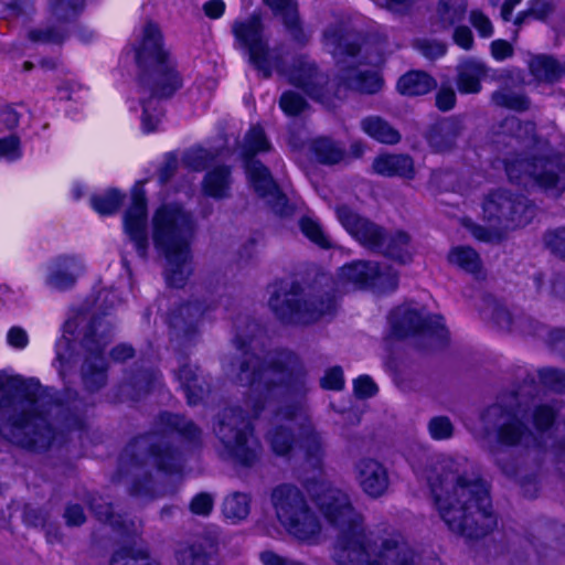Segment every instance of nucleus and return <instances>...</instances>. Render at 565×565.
<instances>
[{"mask_svg":"<svg viewBox=\"0 0 565 565\" xmlns=\"http://www.w3.org/2000/svg\"><path fill=\"white\" fill-rule=\"evenodd\" d=\"M417 472L427 480L435 507L452 532L478 539L497 526L488 487L466 458L440 456Z\"/></svg>","mask_w":565,"mask_h":565,"instance_id":"nucleus-1","label":"nucleus"},{"mask_svg":"<svg viewBox=\"0 0 565 565\" xmlns=\"http://www.w3.org/2000/svg\"><path fill=\"white\" fill-rule=\"evenodd\" d=\"M308 491L326 521L340 532L334 547L340 565H416L409 546L397 537L384 539L374 548L365 544L362 518L347 493L327 481L313 483Z\"/></svg>","mask_w":565,"mask_h":565,"instance_id":"nucleus-2","label":"nucleus"},{"mask_svg":"<svg viewBox=\"0 0 565 565\" xmlns=\"http://www.w3.org/2000/svg\"><path fill=\"white\" fill-rule=\"evenodd\" d=\"M193 233L191 215L177 204H162L151 217L154 248L166 259L168 285L182 287L192 273L190 241Z\"/></svg>","mask_w":565,"mask_h":565,"instance_id":"nucleus-3","label":"nucleus"},{"mask_svg":"<svg viewBox=\"0 0 565 565\" xmlns=\"http://www.w3.org/2000/svg\"><path fill=\"white\" fill-rule=\"evenodd\" d=\"M244 355L237 377L243 385L250 386L248 404L257 415L264 403L289 393L296 361L285 355L284 361L260 366L256 356L247 352Z\"/></svg>","mask_w":565,"mask_h":565,"instance_id":"nucleus-4","label":"nucleus"},{"mask_svg":"<svg viewBox=\"0 0 565 565\" xmlns=\"http://www.w3.org/2000/svg\"><path fill=\"white\" fill-rule=\"evenodd\" d=\"M483 216L489 227L473 225L472 235L484 242L500 239L505 233L526 226L535 216V207L523 196L498 190L483 202Z\"/></svg>","mask_w":565,"mask_h":565,"instance_id":"nucleus-5","label":"nucleus"},{"mask_svg":"<svg viewBox=\"0 0 565 565\" xmlns=\"http://www.w3.org/2000/svg\"><path fill=\"white\" fill-rule=\"evenodd\" d=\"M323 45L339 63V95L341 89H353L361 93H377L383 81L374 70L361 68L356 61L359 49L350 41V35L344 32L342 25L334 24L326 29Z\"/></svg>","mask_w":565,"mask_h":565,"instance_id":"nucleus-6","label":"nucleus"},{"mask_svg":"<svg viewBox=\"0 0 565 565\" xmlns=\"http://www.w3.org/2000/svg\"><path fill=\"white\" fill-rule=\"evenodd\" d=\"M274 427L267 434V440L276 455H287L294 445V438L290 434V427L279 424L282 420L297 426L299 430V447L309 465L317 467L320 465L323 456L322 439L319 433L315 430L308 422V414L303 403L287 405L281 408L275 418Z\"/></svg>","mask_w":565,"mask_h":565,"instance_id":"nucleus-7","label":"nucleus"},{"mask_svg":"<svg viewBox=\"0 0 565 565\" xmlns=\"http://www.w3.org/2000/svg\"><path fill=\"white\" fill-rule=\"evenodd\" d=\"M40 399H31L8 404L0 412V434L11 441L29 449H40L49 446L51 429L42 416L30 417L29 412L38 411Z\"/></svg>","mask_w":565,"mask_h":565,"instance_id":"nucleus-8","label":"nucleus"},{"mask_svg":"<svg viewBox=\"0 0 565 565\" xmlns=\"http://www.w3.org/2000/svg\"><path fill=\"white\" fill-rule=\"evenodd\" d=\"M270 502L278 522L290 535L303 542L316 541L321 524L296 487L280 484L274 488Z\"/></svg>","mask_w":565,"mask_h":565,"instance_id":"nucleus-9","label":"nucleus"},{"mask_svg":"<svg viewBox=\"0 0 565 565\" xmlns=\"http://www.w3.org/2000/svg\"><path fill=\"white\" fill-rule=\"evenodd\" d=\"M227 455L244 467H252L262 456V446L254 437L249 423L236 408H228L221 415L214 428Z\"/></svg>","mask_w":565,"mask_h":565,"instance_id":"nucleus-10","label":"nucleus"},{"mask_svg":"<svg viewBox=\"0 0 565 565\" xmlns=\"http://www.w3.org/2000/svg\"><path fill=\"white\" fill-rule=\"evenodd\" d=\"M232 32L236 44L246 51L249 62L265 77L279 68V60L268 46L260 14L253 13L245 19L235 20Z\"/></svg>","mask_w":565,"mask_h":565,"instance_id":"nucleus-11","label":"nucleus"},{"mask_svg":"<svg viewBox=\"0 0 565 565\" xmlns=\"http://www.w3.org/2000/svg\"><path fill=\"white\" fill-rule=\"evenodd\" d=\"M505 171L510 181L525 186L534 183L546 190H565V167L558 158L534 156L530 160L508 159Z\"/></svg>","mask_w":565,"mask_h":565,"instance_id":"nucleus-12","label":"nucleus"},{"mask_svg":"<svg viewBox=\"0 0 565 565\" xmlns=\"http://www.w3.org/2000/svg\"><path fill=\"white\" fill-rule=\"evenodd\" d=\"M269 307L284 323L306 326L331 313L334 301L303 297L296 292H284L274 295L269 299Z\"/></svg>","mask_w":565,"mask_h":565,"instance_id":"nucleus-13","label":"nucleus"},{"mask_svg":"<svg viewBox=\"0 0 565 565\" xmlns=\"http://www.w3.org/2000/svg\"><path fill=\"white\" fill-rule=\"evenodd\" d=\"M397 281L398 275L393 268L373 262H354L342 266L338 273V286L343 291L355 287L388 291L396 288Z\"/></svg>","mask_w":565,"mask_h":565,"instance_id":"nucleus-14","label":"nucleus"},{"mask_svg":"<svg viewBox=\"0 0 565 565\" xmlns=\"http://www.w3.org/2000/svg\"><path fill=\"white\" fill-rule=\"evenodd\" d=\"M110 339L111 323L104 319L93 321L84 340L88 355L83 365V380L89 390H97L106 382V363L102 352Z\"/></svg>","mask_w":565,"mask_h":565,"instance_id":"nucleus-15","label":"nucleus"},{"mask_svg":"<svg viewBox=\"0 0 565 565\" xmlns=\"http://www.w3.org/2000/svg\"><path fill=\"white\" fill-rule=\"evenodd\" d=\"M124 232L134 244L137 254L146 258L149 248L147 231V200L141 188L131 192L130 205L122 216Z\"/></svg>","mask_w":565,"mask_h":565,"instance_id":"nucleus-16","label":"nucleus"},{"mask_svg":"<svg viewBox=\"0 0 565 565\" xmlns=\"http://www.w3.org/2000/svg\"><path fill=\"white\" fill-rule=\"evenodd\" d=\"M134 51L137 64L143 68H153L169 61L161 30L152 21H146L137 31Z\"/></svg>","mask_w":565,"mask_h":565,"instance_id":"nucleus-17","label":"nucleus"},{"mask_svg":"<svg viewBox=\"0 0 565 565\" xmlns=\"http://www.w3.org/2000/svg\"><path fill=\"white\" fill-rule=\"evenodd\" d=\"M84 259L75 254H62L50 259L43 267L44 282L57 290H65L75 285L85 273Z\"/></svg>","mask_w":565,"mask_h":565,"instance_id":"nucleus-18","label":"nucleus"},{"mask_svg":"<svg viewBox=\"0 0 565 565\" xmlns=\"http://www.w3.org/2000/svg\"><path fill=\"white\" fill-rule=\"evenodd\" d=\"M520 411L512 406L493 405L483 416L484 423L498 424L499 441L505 445H514L527 440L530 433L519 419Z\"/></svg>","mask_w":565,"mask_h":565,"instance_id":"nucleus-19","label":"nucleus"},{"mask_svg":"<svg viewBox=\"0 0 565 565\" xmlns=\"http://www.w3.org/2000/svg\"><path fill=\"white\" fill-rule=\"evenodd\" d=\"M393 332L396 337L403 338L427 328L433 331L444 328L443 318L435 316L428 321L419 308L404 305L396 308L390 317Z\"/></svg>","mask_w":565,"mask_h":565,"instance_id":"nucleus-20","label":"nucleus"},{"mask_svg":"<svg viewBox=\"0 0 565 565\" xmlns=\"http://www.w3.org/2000/svg\"><path fill=\"white\" fill-rule=\"evenodd\" d=\"M335 214L342 226L366 247L379 246L381 228L367 220L361 217L349 206L340 205Z\"/></svg>","mask_w":565,"mask_h":565,"instance_id":"nucleus-21","label":"nucleus"},{"mask_svg":"<svg viewBox=\"0 0 565 565\" xmlns=\"http://www.w3.org/2000/svg\"><path fill=\"white\" fill-rule=\"evenodd\" d=\"M246 173L250 185L258 195L266 198L267 201L274 205L276 212L284 214L285 211L282 206L285 205L286 199L274 182L268 169L259 161H250L246 164Z\"/></svg>","mask_w":565,"mask_h":565,"instance_id":"nucleus-22","label":"nucleus"},{"mask_svg":"<svg viewBox=\"0 0 565 565\" xmlns=\"http://www.w3.org/2000/svg\"><path fill=\"white\" fill-rule=\"evenodd\" d=\"M355 478L362 490L377 498L388 488V475L385 467L373 459H363L355 467Z\"/></svg>","mask_w":565,"mask_h":565,"instance_id":"nucleus-23","label":"nucleus"},{"mask_svg":"<svg viewBox=\"0 0 565 565\" xmlns=\"http://www.w3.org/2000/svg\"><path fill=\"white\" fill-rule=\"evenodd\" d=\"M372 171L382 177H399L408 180L415 175L413 159L406 154H380L372 163Z\"/></svg>","mask_w":565,"mask_h":565,"instance_id":"nucleus-24","label":"nucleus"},{"mask_svg":"<svg viewBox=\"0 0 565 565\" xmlns=\"http://www.w3.org/2000/svg\"><path fill=\"white\" fill-rule=\"evenodd\" d=\"M288 78L291 84L303 88L309 96L324 103L321 86L326 83V78L316 71L313 64L301 61L299 66L290 72Z\"/></svg>","mask_w":565,"mask_h":565,"instance_id":"nucleus-25","label":"nucleus"},{"mask_svg":"<svg viewBox=\"0 0 565 565\" xmlns=\"http://www.w3.org/2000/svg\"><path fill=\"white\" fill-rule=\"evenodd\" d=\"M385 254L387 257L405 264L412 259L411 237L403 231H396L387 236L381 232L379 246L371 247Z\"/></svg>","mask_w":565,"mask_h":565,"instance_id":"nucleus-26","label":"nucleus"},{"mask_svg":"<svg viewBox=\"0 0 565 565\" xmlns=\"http://www.w3.org/2000/svg\"><path fill=\"white\" fill-rule=\"evenodd\" d=\"M494 322L499 328L510 331H519L527 335L541 337L544 327L530 317H512L511 312L504 308H498L493 315Z\"/></svg>","mask_w":565,"mask_h":565,"instance_id":"nucleus-27","label":"nucleus"},{"mask_svg":"<svg viewBox=\"0 0 565 565\" xmlns=\"http://www.w3.org/2000/svg\"><path fill=\"white\" fill-rule=\"evenodd\" d=\"M151 70L153 72L154 86L150 88V92L156 97H170L182 86L179 74L169 61Z\"/></svg>","mask_w":565,"mask_h":565,"instance_id":"nucleus-28","label":"nucleus"},{"mask_svg":"<svg viewBox=\"0 0 565 565\" xmlns=\"http://www.w3.org/2000/svg\"><path fill=\"white\" fill-rule=\"evenodd\" d=\"M263 2L275 14L281 15L285 26L296 40L303 38L298 4L295 0H263Z\"/></svg>","mask_w":565,"mask_h":565,"instance_id":"nucleus-29","label":"nucleus"},{"mask_svg":"<svg viewBox=\"0 0 565 565\" xmlns=\"http://www.w3.org/2000/svg\"><path fill=\"white\" fill-rule=\"evenodd\" d=\"M486 75L483 63L468 60L459 67L458 88L461 93L475 94L481 88L480 81Z\"/></svg>","mask_w":565,"mask_h":565,"instance_id":"nucleus-30","label":"nucleus"},{"mask_svg":"<svg viewBox=\"0 0 565 565\" xmlns=\"http://www.w3.org/2000/svg\"><path fill=\"white\" fill-rule=\"evenodd\" d=\"M458 135L459 129L456 122L443 120L430 128L427 140L435 151L443 152L455 145Z\"/></svg>","mask_w":565,"mask_h":565,"instance_id":"nucleus-31","label":"nucleus"},{"mask_svg":"<svg viewBox=\"0 0 565 565\" xmlns=\"http://www.w3.org/2000/svg\"><path fill=\"white\" fill-rule=\"evenodd\" d=\"M435 87V81L424 72H409L397 82V89L407 96H418L430 92Z\"/></svg>","mask_w":565,"mask_h":565,"instance_id":"nucleus-32","label":"nucleus"},{"mask_svg":"<svg viewBox=\"0 0 565 565\" xmlns=\"http://www.w3.org/2000/svg\"><path fill=\"white\" fill-rule=\"evenodd\" d=\"M363 131L382 143H397L401 139L399 132L387 121L380 117H367L362 120Z\"/></svg>","mask_w":565,"mask_h":565,"instance_id":"nucleus-33","label":"nucleus"},{"mask_svg":"<svg viewBox=\"0 0 565 565\" xmlns=\"http://www.w3.org/2000/svg\"><path fill=\"white\" fill-rule=\"evenodd\" d=\"M230 185V170L226 167H217L206 174L203 189L210 196L224 198L227 195Z\"/></svg>","mask_w":565,"mask_h":565,"instance_id":"nucleus-34","label":"nucleus"},{"mask_svg":"<svg viewBox=\"0 0 565 565\" xmlns=\"http://www.w3.org/2000/svg\"><path fill=\"white\" fill-rule=\"evenodd\" d=\"M467 0H441L437 14L443 28L448 29L463 20L467 12Z\"/></svg>","mask_w":565,"mask_h":565,"instance_id":"nucleus-35","label":"nucleus"},{"mask_svg":"<svg viewBox=\"0 0 565 565\" xmlns=\"http://www.w3.org/2000/svg\"><path fill=\"white\" fill-rule=\"evenodd\" d=\"M531 74L541 82H552L556 79L561 72V65L550 56L539 55L529 62Z\"/></svg>","mask_w":565,"mask_h":565,"instance_id":"nucleus-36","label":"nucleus"},{"mask_svg":"<svg viewBox=\"0 0 565 565\" xmlns=\"http://www.w3.org/2000/svg\"><path fill=\"white\" fill-rule=\"evenodd\" d=\"M84 3L85 0H50L51 20L66 23L79 14Z\"/></svg>","mask_w":565,"mask_h":565,"instance_id":"nucleus-37","label":"nucleus"},{"mask_svg":"<svg viewBox=\"0 0 565 565\" xmlns=\"http://www.w3.org/2000/svg\"><path fill=\"white\" fill-rule=\"evenodd\" d=\"M250 499L245 493H233L223 502V514L232 522L244 520L249 514Z\"/></svg>","mask_w":565,"mask_h":565,"instance_id":"nucleus-38","label":"nucleus"},{"mask_svg":"<svg viewBox=\"0 0 565 565\" xmlns=\"http://www.w3.org/2000/svg\"><path fill=\"white\" fill-rule=\"evenodd\" d=\"M447 258L449 264L467 273H476L480 269L479 255L470 247L456 246L450 249Z\"/></svg>","mask_w":565,"mask_h":565,"instance_id":"nucleus-39","label":"nucleus"},{"mask_svg":"<svg viewBox=\"0 0 565 565\" xmlns=\"http://www.w3.org/2000/svg\"><path fill=\"white\" fill-rule=\"evenodd\" d=\"M312 150L317 159L322 163H338L343 158V149L337 146L332 140L319 138L312 142Z\"/></svg>","mask_w":565,"mask_h":565,"instance_id":"nucleus-40","label":"nucleus"},{"mask_svg":"<svg viewBox=\"0 0 565 565\" xmlns=\"http://www.w3.org/2000/svg\"><path fill=\"white\" fill-rule=\"evenodd\" d=\"M142 465L157 466L159 470L172 472L179 470V458L168 447L157 448L151 450Z\"/></svg>","mask_w":565,"mask_h":565,"instance_id":"nucleus-41","label":"nucleus"},{"mask_svg":"<svg viewBox=\"0 0 565 565\" xmlns=\"http://www.w3.org/2000/svg\"><path fill=\"white\" fill-rule=\"evenodd\" d=\"M179 381L186 394L189 404H196L201 399L203 388L196 384L198 375L192 366H183L178 374Z\"/></svg>","mask_w":565,"mask_h":565,"instance_id":"nucleus-42","label":"nucleus"},{"mask_svg":"<svg viewBox=\"0 0 565 565\" xmlns=\"http://www.w3.org/2000/svg\"><path fill=\"white\" fill-rule=\"evenodd\" d=\"M299 226L303 235L321 248H331L333 243L324 233L318 221L311 217H303L299 222Z\"/></svg>","mask_w":565,"mask_h":565,"instance_id":"nucleus-43","label":"nucleus"},{"mask_svg":"<svg viewBox=\"0 0 565 565\" xmlns=\"http://www.w3.org/2000/svg\"><path fill=\"white\" fill-rule=\"evenodd\" d=\"M175 557L179 565H207V555L201 543L181 545Z\"/></svg>","mask_w":565,"mask_h":565,"instance_id":"nucleus-44","label":"nucleus"},{"mask_svg":"<svg viewBox=\"0 0 565 565\" xmlns=\"http://www.w3.org/2000/svg\"><path fill=\"white\" fill-rule=\"evenodd\" d=\"M270 146L265 137L263 129L258 126L252 127L246 134L242 147V154L244 157H252L258 152L269 150Z\"/></svg>","mask_w":565,"mask_h":565,"instance_id":"nucleus-45","label":"nucleus"},{"mask_svg":"<svg viewBox=\"0 0 565 565\" xmlns=\"http://www.w3.org/2000/svg\"><path fill=\"white\" fill-rule=\"evenodd\" d=\"M121 203V195L110 190L104 194L94 195L90 199L92 207L100 215H109L117 211Z\"/></svg>","mask_w":565,"mask_h":565,"instance_id":"nucleus-46","label":"nucleus"},{"mask_svg":"<svg viewBox=\"0 0 565 565\" xmlns=\"http://www.w3.org/2000/svg\"><path fill=\"white\" fill-rule=\"evenodd\" d=\"M492 100L495 105L522 110L527 107V100L524 96L514 94L507 88H502L493 93Z\"/></svg>","mask_w":565,"mask_h":565,"instance_id":"nucleus-47","label":"nucleus"},{"mask_svg":"<svg viewBox=\"0 0 565 565\" xmlns=\"http://www.w3.org/2000/svg\"><path fill=\"white\" fill-rule=\"evenodd\" d=\"M430 437L435 440L449 439L454 435V425L446 416L433 417L427 425Z\"/></svg>","mask_w":565,"mask_h":565,"instance_id":"nucleus-48","label":"nucleus"},{"mask_svg":"<svg viewBox=\"0 0 565 565\" xmlns=\"http://www.w3.org/2000/svg\"><path fill=\"white\" fill-rule=\"evenodd\" d=\"M142 116H141V128L145 132L149 134L157 129L161 113L152 105V100L142 99Z\"/></svg>","mask_w":565,"mask_h":565,"instance_id":"nucleus-49","label":"nucleus"},{"mask_svg":"<svg viewBox=\"0 0 565 565\" xmlns=\"http://www.w3.org/2000/svg\"><path fill=\"white\" fill-rule=\"evenodd\" d=\"M214 507V497L207 492L195 494L190 501L189 509L192 514L207 516Z\"/></svg>","mask_w":565,"mask_h":565,"instance_id":"nucleus-50","label":"nucleus"},{"mask_svg":"<svg viewBox=\"0 0 565 565\" xmlns=\"http://www.w3.org/2000/svg\"><path fill=\"white\" fill-rule=\"evenodd\" d=\"M469 21L471 25L477 30L479 36L488 39L491 38L494 33V26L489 19L488 15H486L480 10H471L469 14Z\"/></svg>","mask_w":565,"mask_h":565,"instance_id":"nucleus-51","label":"nucleus"},{"mask_svg":"<svg viewBox=\"0 0 565 565\" xmlns=\"http://www.w3.org/2000/svg\"><path fill=\"white\" fill-rule=\"evenodd\" d=\"M22 156L20 140L15 136H9L0 139V159L14 161Z\"/></svg>","mask_w":565,"mask_h":565,"instance_id":"nucleus-52","label":"nucleus"},{"mask_svg":"<svg viewBox=\"0 0 565 565\" xmlns=\"http://www.w3.org/2000/svg\"><path fill=\"white\" fill-rule=\"evenodd\" d=\"M162 420H164L168 426L185 435L189 438H195L199 434L193 423L185 420L184 418L178 415H163Z\"/></svg>","mask_w":565,"mask_h":565,"instance_id":"nucleus-53","label":"nucleus"},{"mask_svg":"<svg viewBox=\"0 0 565 565\" xmlns=\"http://www.w3.org/2000/svg\"><path fill=\"white\" fill-rule=\"evenodd\" d=\"M94 510L100 520L109 522L113 526L122 529V531L128 534L136 533L138 530V526L136 525L135 522L130 523L131 530L128 529L127 525L125 524V522L119 520L121 516H115L113 514L110 505L106 504V505L95 507Z\"/></svg>","mask_w":565,"mask_h":565,"instance_id":"nucleus-54","label":"nucleus"},{"mask_svg":"<svg viewBox=\"0 0 565 565\" xmlns=\"http://www.w3.org/2000/svg\"><path fill=\"white\" fill-rule=\"evenodd\" d=\"M279 105L285 114L294 116L303 110L306 102L300 95L287 92L280 97Z\"/></svg>","mask_w":565,"mask_h":565,"instance_id":"nucleus-55","label":"nucleus"},{"mask_svg":"<svg viewBox=\"0 0 565 565\" xmlns=\"http://www.w3.org/2000/svg\"><path fill=\"white\" fill-rule=\"evenodd\" d=\"M541 381L550 388L557 392H565V373L555 369H543L540 371Z\"/></svg>","mask_w":565,"mask_h":565,"instance_id":"nucleus-56","label":"nucleus"},{"mask_svg":"<svg viewBox=\"0 0 565 565\" xmlns=\"http://www.w3.org/2000/svg\"><path fill=\"white\" fill-rule=\"evenodd\" d=\"M543 241L553 253L565 255V227L547 231Z\"/></svg>","mask_w":565,"mask_h":565,"instance_id":"nucleus-57","label":"nucleus"},{"mask_svg":"<svg viewBox=\"0 0 565 565\" xmlns=\"http://www.w3.org/2000/svg\"><path fill=\"white\" fill-rule=\"evenodd\" d=\"M321 386L326 390L340 391L344 386L343 371L339 366L330 367L321 379Z\"/></svg>","mask_w":565,"mask_h":565,"instance_id":"nucleus-58","label":"nucleus"},{"mask_svg":"<svg viewBox=\"0 0 565 565\" xmlns=\"http://www.w3.org/2000/svg\"><path fill=\"white\" fill-rule=\"evenodd\" d=\"M377 6L397 14H407L419 0H373Z\"/></svg>","mask_w":565,"mask_h":565,"instance_id":"nucleus-59","label":"nucleus"},{"mask_svg":"<svg viewBox=\"0 0 565 565\" xmlns=\"http://www.w3.org/2000/svg\"><path fill=\"white\" fill-rule=\"evenodd\" d=\"M418 51L427 58H438L446 53V45L441 42L420 40L416 43Z\"/></svg>","mask_w":565,"mask_h":565,"instance_id":"nucleus-60","label":"nucleus"},{"mask_svg":"<svg viewBox=\"0 0 565 565\" xmlns=\"http://www.w3.org/2000/svg\"><path fill=\"white\" fill-rule=\"evenodd\" d=\"M554 411L550 406H540L535 409L533 415V423L539 431L548 428L554 420Z\"/></svg>","mask_w":565,"mask_h":565,"instance_id":"nucleus-61","label":"nucleus"},{"mask_svg":"<svg viewBox=\"0 0 565 565\" xmlns=\"http://www.w3.org/2000/svg\"><path fill=\"white\" fill-rule=\"evenodd\" d=\"M354 393L360 398H367L375 395L377 387L367 375H361L354 381Z\"/></svg>","mask_w":565,"mask_h":565,"instance_id":"nucleus-62","label":"nucleus"},{"mask_svg":"<svg viewBox=\"0 0 565 565\" xmlns=\"http://www.w3.org/2000/svg\"><path fill=\"white\" fill-rule=\"evenodd\" d=\"M30 39L33 41L58 43L64 39V30L62 28L54 29H39L30 32Z\"/></svg>","mask_w":565,"mask_h":565,"instance_id":"nucleus-63","label":"nucleus"},{"mask_svg":"<svg viewBox=\"0 0 565 565\" xmlns=\"http://www.w3.org/2000/svg\"><path fill=\"white\" fill-rule=\"evenodd\" d=\"M145 554H132L129 550H120L114 554L110 565H140L145 559Z\"/></svg>","mask_w":565,"mask_h":565,"instance_id":"nucleus-64","label":"nucleus"}]
</instances>
